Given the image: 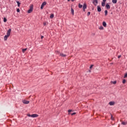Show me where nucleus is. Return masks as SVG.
Returning <instances> with one entry per match:
<instances>
[{"label": "nucleus", "instance_id": "obj_1", "mask_svg": "<svg viewBox=\"0 0 127 127\" xmlns=\"http://www.w3.org/2000/svg\"><path fill=\"white\" fill-rule=\"evenodd\" d=\"M27 117H29L31 118H37L38 117V115L37 114H32V115L27 114Z\"/></svg>", "mask_w": 127, "mask_h": 127}, {"label": "nucleus", "instance_id": "obj_2", "mask_svg": "<svg viewBox=\"0 0 127 127\" xmlns=\"http://www.w3.org/2000/svg\"><path fill=\"white\" fill-rule=\"evenodd\" d=\"M33 11V5H31L30 6L29 9L28 10V13H31V12Z\"/></svg>", "mask_w": 127, "mask_h": 127}, {"label": "nucleus", "instance_id": "obj_3", "mask_svg": "<svg viewBox=\"0 0 127 127\" xmlns=\"http://www.w3.org/2000/svg\"><path fill=\"white\" fill-rule=\"evenodd\" d=\"M46 1H44L43 2L41 5V9H43V7H44V5H46Z\"/></svg>", "mask_w": 127, "mask_h": 127}, {"label": "nucleus", "instance_id": "obj_4", "mask_svg": "<svg viewBox=\"0 0 127 127\" xmlns=\"http://www.w3.org/2000/svg\"><path fill=\"white\" fill-rule=\"evenodd\" d=\"M22 103L23 104H25V105H27V104H29V101L23 100H22Z\"/></svg>", "mask_w": 127, "mask_h": 127}, {"label": "nucleus", "instance_id": "obj_5", "mask_svg": "<svg viewBox=\"0 0 127 127\" xmlns=\"http://www.w3.org/2000/svg\"><path fill=\"white\" fill-rule=\"evenodd\" d=\"M106 7L107 9H110L111 8V6L109 4V3H107L106 4Z\"/></svg>", "mask_w": 127, "mask_h": 127}, {"label": "nucleus", "instance_id": "obj_6", "mask_svg": "<svg viewBox=\"0 0 127 127\" xmlns=\"http://www.w3.org/2000/svg\"><path fill=\"white\" fill-rule=\"evenodd\" d=\"M97 11L98 12H101V11H102V8H101L100 5L97 6Z\"/></svg>", "mask_w": 127, "mask_h": 127}, {"label": "nucleus", "instance_id": "obj_7", "mask_svg": "<svg viewBox=\"0 0 127 127\" xmlns=\"http://www.w3.org/2000/svg\"><path fill=\"white\" fill-rule=\"evenodd\" d=\"M93 3L96 6V5H97V4H98V0H93Z\"/></svg>", "mask_w": 127, "mask_h": 127}, {"label": "nucleus", "instance_id": "obj_8", "mask_svg": "<svg viewBox=\"0 0 127 127\" xmlns=\"http://www.w3.org/2000/svg\"><path fill=\"white\" fill-rule=\"evenodd\" d=\"M10 32H11V29H9L7 32L6 35L9 36V35H10Z\"/></svg>", "mask_w": 127, "mask_h": 127}, {"label": "nucleus", "instance_id": "obj_9", "mask_svg": "<svg viewBox=\"0 0 127 127\" xmlns=\"http://www.w3.org/2000/svg\"><path fill=\"white\" fill-rule=\"evenodd\" d=\"M110 106H114L115 105V102L114 101H111L109 102Z\"/></svg>", "mask_w": 127, "mask_h": 127}, {"label": "nucleus", "instance_id": "obj_10", "mask_svg": "<svg viewBox=\"0 0 127 127\" xmlns=\"http://www.w3.org/2000/svg\"><path fill=\"white\" fill-rule=\"evenodd\" d=\"M9 37V36H7V35H6L4 37V40L6 41V40H7V38Z\"/></svg>", "mask_w": 127, "mask_h": 127}, {"label": "nucleus", "instance_id": "obj_11", "mask_svg": "<svg viewBox=\"0 0 127 127\" xmlns=\"http://www.w3.org/2000/svg\"><path fill=\"white\" fill-rule=\"evenodd\" d=\"M103 26H104V27H107V23L105 21H104L102 23Z\"/></svg>", "mask_w": 127, "mask_h": 127}, {"label": "nucleus", "instance_id": "obj_12", "mask_svg": "<svg viewBox=\"0 0 127 127\" xmlns=\"http://www.w3.org/2000/svg\"><path fill=\"white\" fill-rule=\"evenodd\" d=\"M60 56H61L62 57H66L67 56L66 55H64V54H60Z\"/></svg>", "mask_w": 127, "mask_h": 127}, {"label": "nucleus", "instance_id": "obj_13", "mask_svg": "<svg viewBox=\"0 0 127 127\" xmlns=\"http://www.w3.org/2000/svg\"><path fill=\"white\" fill-rule=\"evenodd\" d=\"M83 8H84L86 9L87 8V4L86 3H84L83 5Z\"/></svg>", "mask_w": 127, "mask_h": 127}, {"label": "nucleus", "instance_id": "obj_14", "mask_svg": "<svg viewBox=\"0 0 127 127\" xmlns=\"http://www.w3.org/2000/svg\"><path fill=\"white\" fill-rule=\"evenodd\" d=\"M16 2L17 3L18 7H19L20 6V4H21V3L19 1H16Z\"/></svg>", "mask_w": 127, "mask_h": 127}, {"label": "nucleus", "instance_id": "obj_15", "mask_svg": "<svg viewBox=\"0 0 127 127\" xmlns=\"http://www.w3.org/2000/svg\"><path fill=\"white\" fill-rule=\"evenodd\" d=\"M102 6H105L106 5V2L102 1L101 3Z\"/></svg>", "mask_w": 127, "mask_h": 127}, {"label": "nucleus", "instance_id": "obj_16", "mask_svg": "<svg viewBox=\"0 0 127 127\" xmlns=\"http://www.w3.org/2000/svg\"><path fill=\"white\" fill-rule=\"evenodd\" d=\"M71 14H72V15H74V9H73V8H71Z\"/></svg>", "mask_w": 127, "mask_h": 127}, {"label": "nucleus", "instance_id": "obj_17", "mask_svg": "<svg viewBox=\"0 0 127 127\" xmlns=\"http://www.w3.org/2000/svg\"><path fill=\"white\" fill-rule=\"evenodd\" d=\"M78 7H79V8H82L83 7V5L81 4L80 3H79Z\"/></svg>", "mask_w": 127, "mask_h": 127}, {"label": "nucleus", "instance_id": "obj_18", "mask_svg": "<svg viewBox=\"0 0 127 127\" xmlns=\"http://www.w3.org/2000/svg\"><path fill=\"white\" fill-rule=\"evenodd\" d=\"M113 3H117L118 2V0H112Z\"/></svg>", "mask_w": 127, "mask_h": 127}, {"label": "nucleus", "instance_id": "obj_19", "mask_svg": "<svg viewBox=\"0 0 127 127\" xmlns=\"http://www.w3.org/2000/svg\"><path fill=\"white\" fill-rule=\"evenodd\" d=\"M26 50H27V48L23 49L22 50V51L23 53H24V52H25L26 51Z\"/></svg>", "mask_w": 127, "mask_h": 127}, {"label": "nucleus", "instance_id": "obj_20", "mask_svg": "<svg viewBox=\"0 0 127 127\" xmlns=\"http://www.w3.org/2000/svg\"><path fill=\"white\" fill-rule=\"evenodd\" d=\"M105 16H107V15H108V10H105Z\"/></svg>", "mask_w": 127, "mask_h": 127}, {"label": "nucleus", "instance_id": "obj_21", "mask_svg": "<svg viewBox=\"0 0 127 127\" xmlns=\"http://www.w3.org/2000/svg\"><path fill=\"white\" fill-rule=\"evenodd\" d=\"M122 125H123V126H126V125H127V123L123 122H122Z\"/></svg>", "mask_w": 127, "mask_h": 127}, {"label": "nucleus", "instance_id": "obj_22", "mask_svg": "<svg viewBox=\"0 0 127 127\" xmlns=\"http://www.w3.org/2000/svg\"><path fill=\"white\" fill-rule=\"evenodd\" d=\"M54 17V14H51V15L50 16V18H53Z\"/></svg>", "mask_w": 127, "mask_h": 127}, {"label": "nucleus", "instance_id": "obj_23", "mask_svg": "<svg viewBox=\"0 0 127 127\" xmlns=\"http://www.w3.org/2000/svg\"><path fill=\"white\" fill-rule=\"evenodd\" d=\"M111 84H117V81H111Z\"/></svg>", "mask_w": 127, "mask_h": 127}, {"label": "nucleus", "instance_id": "obj_24", "mask_svg": "<svg viewBox=\"0 0 127 127\" xmlns=\"http://www.w3.org/2000/svg\"><path fill=\"white\" fill-rule=\"evenodd\" d=\"M6 21H7V19L5 17L3 18V22H6Z\"/></svg>", "mask_w": 127, "mask_h": 127}, {"label": "nucleus", "instance_id": "obj_25", "mask_svg": "<svg viewBox=\"0 0 127 127\" xmlns=\"http://www.w3.org/2000/svg\"><path fill=\"white\" fill-rule=\"evenodd\" d=\"M126 82L127 80L126 79H123L122 83L123 84H126Z\"/></svg>", "mask_w": 127, "mask_h": 127}, {"label": "nucleus", "instance_id": "obj_26", "mask_svg": "<svg viewBox=\"0 0 127 127\" xmlns=\"http://www.w3.org/2000/svg\"><path fill=\"white\" fill-rule=\"evenodd\" d=\"M99 29H100V30H102L104 29V27H103V26H101L99 27Z\"/></svg>", "mask_w": 127, "mask_h": 127}, {"label": "nucleus", "instance_id": "obj_27", "mask_svg": "<svg viewBox=\"0 0 127 127\" xmlns=\"http://www.w3.org/2000/svg\"><path fill=\"white\" fill-rule=\"evenodd\" d=\"M124 78H127V72L125 74Z\"/></svg>", "mask_w": 127, "mask_h": 127}, {"label": "nucleus", "instance_id": "obj_28", "mask_svg": "<svg viewBox=\"0 0 127 127\" xmlns=\"http://www.w3.org/2000/svg\"><path fill=\"white\" fill-rule=\"evenodd\" d=\"M75 114H76V112H73L72 113H70V115H71V116H74Z\"/></svg>", "mask_w": 127, "mask_h": 127}, {"label": "nucleus", "instance_id": "obj_29", "mask_svg": "<svg viewBox=\"0 0 127 127\" xmlns=\"http://www.w3.org/2000/svg\"><path fill=\"white\" fill-rule=\"evenodd\" d=\"M16 11H17V12H20V10L19 9V8H17Z\"/></svg>", "mask_w": 127, "mask_h": 127}, {"label": "nucleus", "instance_id": "obj_30", "mask_svg": "<svg viewBox=\"0 0 127 127\" xmlns=\"http://www.w3.org/2000/svg\"><path fill=\"white\" fill-rule=\"evenodd\" d=\"M111 120H112V121H114V118H113V115H112V114H111Z\"/></svg>", "mask_w": 127, "mask_h": 127}, {"label": "nucleus", "instance_id": "obj_31", "mask_svg": "<svg viewBox=\"0 0 127 127\" xmlns=\"http://www.w3.org/2000/svg\"><path fill=\"white\" fill-rule=\"evenodd\" d=\"M90 14H91V12H88L87 16H89V15H90Z\"/></svg>", "mask_w": 127, "mask_h": 127}, {"label": "nucleus", "instance_id": "obj_32", "mask_svg": "<svg viewBox=\"0 0 127 127\" xmlns=\"http://www.w3.org/2000/svg\"><path fill=\"white\" fill-rule=\"evenodd\" d=\"M93 66H94V65L92 64L91 65H90V69H92V68H93Z\"/></svg>", "mask_w": 127, "mask_h": 127}, {"label": "nucleus", "instance_id": "obj_33", "mask_svg": "<svg viewBox=\"0 0 127 127\" xmlns=\"http://www.w3.org/2000/svg\"><path fill=\"white\" fill-rule=\"evenodd\" d=\"M72 112V110H68V113H71Z\"/></svg>", "mask_w": 127, "mask_h": 127}, {"label": "nucleus", "instance_id": "obj_34", "mask_svg": "<svg viewBox=\"0 0 127 127\" xmlns=\"http://www.w3.org/2000/svg\"><path fill=\"white\" fill-rule=\"evenodd\" d=\"M121 57H122V56L121 55H119V56H118V58L119 59H120V58H121Z\"/></svg>", "mask_w": 127, "mask_h": 127}, {"label": "nucleus", "instance_id": "obj_35", "mask_svg": "<svg viewBox=\"0 0 127 127\" xmlns=\"http://www.w3.org/2000/svg\"><path fill=\"white\" fill-rule=\"evenodd\" d=\"M43 25H44V26H45V25H46V22H45L43 23Z\"/></svg>", "mask_w": 127, "mask_h": 127}, {"label": "nucleus", "instance_id": "obj_36", "mask_svg": "<svg viewBox=\"0 0 127 127\" xmlns=\"http://www.w3.org/2000/svg\"><path fill=\"white\" fill-rule=\"evenodd\" d=\"M44 38V36H41V39H43Z\"/></svg>", "mask_w": 127, "mask_h": 127}, {"label": "nucleus", "instance_id": "obj_37", "mask_svg": "<svg viewBox=\"0 0 127 127\" xmlns=\"http://www.w3.org/2000/svg\"><path fill=\"white\" fill-rule=\"evenodd\" d=\"M56 53H58V54H59V53H60V52H59V51H56Z\"/></svg>", "mask_w": 127, "mask_h": 127}, {"label": "nucleus", "instance_id": "obj_38", "mask_svg": "<svg viewBox=\"0 0 127 127\" xmlns=\"http://www.w3.org/2000/svg\"><path fill=\"white\" fill-rule=\"evenodd\" d=\"M103 1L106 2V1H107V0H103Z\"/></svg>", "mask_w": 127, "mask_h": 127}, {"label": "nucleus", "instance_id": "obj_39", "mask_svg": "<svg viewBox=\"0 0 127 127\" xmlns=\"http://www.w3.org/2000/svg\"><path fill=\"white\" fill-rule=\"evenodd\" d=\"M85 9H85V8H83V10L84 11H85Z\"/></svg>", "mask_w": 127, "mask_h": 127}, {"label": "nucleus", "instance_id": "obj_40", "mask_svg": "<svg viewBox=\"0 0 127 127\" xmlns=\"http://www.w3.org/2000/svg\"><path fill=\"white\" fill-rule=\"evenodd\" d=\"M71 1H75V0H71Z\"/></svg>", "mask_w": 127, "mask_h": 127}, {"label": "nucleus", "instance_id": "obj_41", "mask_svg": "<svg viewBox=\"0 0 127 127\" xmlns=\"http://www.w3.org/2000/svg\"><path fill=\"white\" fill-rule=\"evenodd\" d=\"M70 0H67V1H70Z\"/></svg>", "mask_w": 127, "mask_h": 127}, {"label": "nucleus", "instance_id": "obj_42", "mask_svg": "<svg viewBox=\"0 0 127 127\" xmlns=\"http://www.w3.org/2000/svg\"><path fill=\"white\" fill-rule=\"evenodd\" d=\"M111 64H113V63H112Z\"/></svg>", "mask_w": 127, "mask_h": 127}]
</instances>
